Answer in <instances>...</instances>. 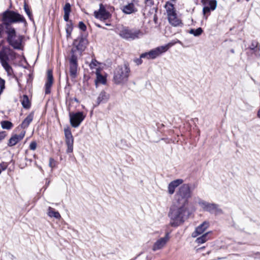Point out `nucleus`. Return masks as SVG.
<instances>
[{
	"mask_svg": "<svg viewBox=\"0 0 260 260\" xmlns=\"http://www.w3.org/2000/svg\"><path fill=\"white\" fill-rule=\"evenodd\" d=\"M87 44V40L83 37H79L74 40L73 48L71 50V55L69 58L70 64V74L72 77L75 78L78 70V54L85 50Z\"/></svg>",
	"mask_w": 260,
	"mask_h": 260,
	"instance_id": "f257e3e1",
	"label": "nucleus"
},
{
	"mask_svg": "<svg viewBox=\"0 0 260 260\" xmlns=\"http://www.w3.org/2000/svg\"><path fill=\"white\" fill-rule=\"evenodd\" d=\"M189 216V211L186 206L184 205H174L169 213L170 224L172 226H178L183 223Z\"/></svg>",
	"mask_w": 260,
	"mask_h": 260,
	"instance_id": "f03ea898",
	"label": "nucleus"
},
{
	"mask_svg": "<svg viewBox=\"0 0 260 260\" xmlns=\"http://www.w3.org/2000/svg\"><path fill=\"white\" fill-rule=\"evenodd\" d=\"M3 23L0 24V38L5 37V30L9 27H12L11 24L16 22H25L24 17L13 11L7 10L3 14Z\"/></svg>",
	"mask_w": 260,
	"mask_h": 260,
	"instance_id": "7ed1b4c3",
	"label": "nucleus"
},
{
	"mask_svg": "<svg viewBox=\"0 0 260 260\" xmlns=\"http://www.w3.org/2000/svg\"><path fill=\"white\" fill-rule=\"evenodd\" d=\"M15 57V53L9 47H4L0 50V63L8 76L14 75L10 62Z\"/></svg>",
	"mask_w": 260,
	"mask_h": 260,
	"instance_id": "20e7f679",
	"label": "nucleus"
},
{
	"mask_svg": "<svg viewBox=\"0 0 260 260\" xmlns=\"http://www.w3.org/2000/svg\"><path fill=\"white\" fill-rule=\"evenodd\" d=\"M5 37L8 44L14 49L22 50L23 49L22 41L24 37L20 34H17L13 27H9L5 30Z\"/></svg>",
	"mask_w": 260,
	"mask_h": 260,
	"instance_id": "39448f33",
	"label": "nucleus"
},
{
	"mask_svg": "<svg viewBox=\"0 0 260 260\" xmlns=\"http://www.w3.org/2000/svg\"><path fill=\"white\" fill-rule=\"evenodd\" d=\"M130 69L127 63L118 66L114 71V81L117 84L126 82L129 76Z\"/></svg>",
	"mask_w": 260,
	"mask_h": 260,
	"instance_id": "423d86ee",
	"label": "nucleus"
},
{
	"mask_svg": "<svg viewBox=\"0 0 260 260\" xmlns=\"http://www.w3.org/2000/svg\"><path fill=\"white\" fill-rule=\"evenodd\" d=\"M191 197V191L187 184L182 185L176 194L177 204L186 206L189 198Z\"/></svg>",
	"mask_w": 260,
	"mask_h": 260,
	"instance_id": "0eeeda50",
	"label": "nucleus"
},
{
	"mask_svg": "<svg viewBox=\"0 0 260 260\" xmlns=\"http://www.w3.org/2000/svg\"><path fill=\"white\" fill-rule=\"evenodd\" d=\"M175 44V43H169L165 46L157 47L148 52L141 54V58H146L148 59H153L162 53L166 52L170 47Z\"/></svg>",
	"mask_w": 260,
	"mask_h": 260,
	"instance_id": "6e6552de",
	"label": "nucleus"
},
{
	"mask_svg": "<svg viewBox=\"0 0 260 260\" xmlns=\"http://www.w3.org/2000/svg\"><path fill=\"white\" fill-rule=\"evenodd\" d=\"M119 36L126 40H135L140 38L144 35V33L138 29H129L123 27L120 30Z\"/></svg>",
	"mask_w": 260,
	"mask_h": 260,
	"instance_id": "1a4fd4ad",
	"label": "nucleus"
},
{
	"mask_svg": "<svg viewBox=\"0 0 260 260\" xmlns=\"http://www.w3.org/2000/svg\"><path fill=\"white\" fill-rule=\"evenodd\" d=\"M70 122L73 127H78L85 117L82 112H78L76 113L70 112L69 113Z\"/></svg>",
	"mask_w": 260,
	"mask_h": 260,
	"instance_id": "9d476101",
	"label": "nucleus"
},
{
	"mask_svg": "<svg viewBox=\"0 0 260 260\" xmlns=\"http://www.w3.org/2000/svg\"><path fill=\"white\" fill-rule=\"evenodd\" d=\"M95 18L101 21H105L111 17L110 13L106 10L102 4H100V9L98 11H95L94 13Z\"/></svg>",
	"mask_w": 260,
	"mask_h": 260,
	"instance_id": "9b49d317",
	"label": "nucleus"
},
{
	"mask_svg": "<svg viewBox=\"0 0 260 260\" xmlns=\"http://www.w3.org/2000/svg\"><path fill=\"white\" fill-rule=\"evenodd\" d=\"M66 138V144L67 146V153H72L73 151L74 138L69 129L64 130Z\"/></svg>",
	"mask_w": 260,
	"mask_h": 260,
	"instance_id": "f8f14e48",
	"label": "nucleus"
},
{
	"mask_svg": "<svg viewBox=\"0 0 260 260\" xmlns=\"http://www.w3.org/2000/svg\"><path fill=\"white\" fill-rule=\"evenodd\" d=\"M169 240V234L167 233L164 237H161L156 240L154 243L152 249L155 251L162 249Z\"/></svg>",
	"mask_w": 260,
	"mask_h": 260,
	"instance_id": "ddd939ff",
	"label": "nucleus"
},
{
	"mask_svg": "<svg viewBox=\"0 0 260 260\" xmlns=\"http://www.w3.org/2000/svg\"><path fill=\"white\" fill-rule=\"evenodd\" d=\"M199 204L202 208L207 211L212 213H220L221 212V210L218 208V206L216 204L208 203L205 201L200 202Z\"/></svg>",
	"mask_w": 260,
	"mask_h": 260,
	"instance_id": "4468645a",
	"label": "nucleus"
},
{
	"mask_svg": "<svg viewBox=\"0 0 260 260\" xmlns=\"http://www.w3.org/2000/svg\"><path fill=\"white\" fill-rule=\"evenodd\" d=\"M25 134V131H22L19 135L15 134L9 139L8 145L10 147L15 146L17 143L23 139Z\"/></svg>",
	"mask_w": 260,
	"mask_h": 260,
	"instance_id": "2eb2a0df",
	"label": "nucleus"
},
{
	"mask_svg": "<svg viewBox=\"0 0 260 260\" xmlns=\"http://www.w3.org/2000/svg\"><path fill=\"white\" fill-rule=\"evenodd\" d=\"M121 10L122 12L126 14H131L137 11V8L132 1L131 2H127L125 4H123L121 7Z\"/></svg>",
	"mask_w": 260,
	"mask_h": 260,
	"instance_id": "dca6fc26",
	"label": "nucleus"
},
{
	"mask_svg": "<svg viewBox=\"0 0 260 260\" xmlns=\"http://www.w3.org/2000/svg\"><path fill=\"white\" fill-rule=\"evenodd\" d=\"M209 223L207 222H204L201 224L196 228L195 231L192 233L191 236L193 238L197 237L200 235L203 234L208 228Z\"/></svg>",
	"mask_w": 260,
	"mask_h": 260,
	"instance_id": "f3484780",
	"label": "nucleus"
},
{
	"mask_svg": "<svg viewBox=\"0 0 260 260\" xmlns=\"http://www.w3.org/2000/svg\"><path fill=\"white\" fill-rule=\"evenodd\" d=\"M53 81V77L52 72L51 70H49L47 72V80L45 84V94H49L50 93Z\"/></svg>",
	"mask_w": 260,
	"mask_h": 260,
	"instance_id": "a211bd4d",
	"label": "nucleus"
},
{
	"mask_svg": "<svg viewBox=\"0 0 260 260\" xmlns=\"http://www.w3.org/2000/svg\"><path fill=\"white\" fill-rule=\"evenodd\" d=\"M169 23L174 26H182L181 20L177 16L176 13L168 16Z\"/></svg>",
	"mask_w": 260,
	"mask_h": 260,
	"instance_id": "6ab92c4d",
	"label": "nucleus"
},
{
	"mask_svg": "<svg viewBox=\"0 0 260 260\" xmlns=\"http://www.w3.org/2000/svg\"><path fill=\"white\" fill-rule=\"evenodd\" d=\"M182 183V180H174L168 186V192L170 194L174 193L175 188Z\"/></svg>",
	"mask_w": 260,
	"mask_h": 260,
	"instance_id": "aec40b11",
	"label": "nucleus"
},
{
	"mask_svg": "<svg viewBox=\"0 0 260 260\" xmlns=\"http://www.w3.org/2000/svg\"><path fill=\"white\" fill-rule=\"evenodd\" d=\"M34 119V113L31 112L22 121L21 127L24 129L27 128Z\"/></svg>",
	"mask_w": 260,
	"mask_h": 260,
	"instance_id": "412c9836",
	"label": "nucleus"
},
{
	"mask_svg": "<svg viewBox=\"0 0 260 260\" xmlns=\"http://www.w3.org/2000/svg\"><path fill=\"white\" fill-rule=\"evenodd\" d=\"M47 214L50 217H54L58 219L61 218V215L59 213L51 207H48Z\"/></svg>",
	"mask_w": 260,
	"mask_h": 260,
	"instance_id": "4be33fe9",
	"label": "nucleus"
},
{
	"mask_svg": "<svg viewBox=\"0 0 260 260\" xmlns=\"http://www.w3.org/2000/svg\"><path fill=\"white\" fill-rule=\"evenodd\" d=\"M109 94H107V93L102 91L99 94L98 99H97V103L98 105H99L101 103H105L109 99Z\"/></svg>",
	"mask_w": 260,
	"mask_h": 260,
	"instance_id": "5701e85b",
	"label": "nucleus"
},
{
	"mask_svg": "<svg viewBox=\"0 0 260 260\" xmlns=\"http://www.w3.org/2000/svg\"><path fill=\"white\" fill-rule=\"evenodd\" d=\"M64 16L63 19L65 21L68 22L69 20L70 13L71 12V5L69 3H66L63 7Z\"/></svg>",
	"mask_w": 260,
	"mask_h": 260,
	"instance_id": "b1692460",
	"label": "nucleus"
},
{
	"mask_svg": "<svg viewBox=\"0 0 260 260\" xmlns=\"http://www.w3.org/2000/svg\"><path fill=\"white\" fill-rule=\"evenodd\" d=\"M96 79L95 80L96 84L101 83L103 84H105L106 83V81H107L106 78L100 74V71L98 69L96 71Z\"/></svg>",
	"mask_w": 260,
	"mask_h": 260,
	"instance_id": "393cba45",
	"label": "nucleus"
},
{
	"mask_svg": "<svg viewBox=\"0 0 260 260\" xmlns=\"http://www.w3.org/2000/svg\"><path fill=\"white\" fill-rule=\"evenodd\" d=\"M209 232L206 233L200 237L197 238L196 242L199 244L204 243L210 239L209 237Z\"/></svg>",
	"mask_w": 260,
	"mask_h": 260,
	"instance_id": "a878e982",
	"label": "nucleus"
},
{
	"mask_svg": "<svg viewBox=\"0 0 260 260\" xmlns=\"http://www.w3.org/2000/svg\"><path fill=\"white\" fill-rule=\"evenodd\" d=\"M165 8L166 9L168 16L176 13L174 5L170 2L166 3L165 5Z\"/></svg>",
	"mask_w": 260,
	"mask_h": 260,
	"instance_id": "bb28decb",
	"label": "nucleus"
},
{
	"mask_svg": "<svg viewBox=\"0 0 260 260\" xmlns=\"http://www.w3.org/2000/svg\"><path fill=\"white\" fill-rule=\"evenodd\" d=\"M21 104L24 108L28 109L30 108V103L28 96L24 95L21 100Z\"/></svg>",
	"mask_w": 260,
	"mask_h": 260,
	"instance_id": "cd10ccee",
	"label": "nucleus"
},
{
	"mask_svg": "<svg viewBox=\"0 0 260 260\" xmlns=\"http://www.w3.org/2000/svg\"><path fill=\"white\" fill-rule=\"evenodd\" d=\"M1 126L3 129H10L12 128L13 124L9 121H2L1 122Z\"/></svg>",
	"mask_w": 260,
	"mask_h": 260,
	"instance_id": "c85d7f7f",
	"label": "nucleus"
},
{
	"mask_svg": "<svg viewBox=\"0 0 260 260\" xmlns=\"http://www.w3.org/2000/svg\"><path fill=\"white\" fill-rule=\"evenodd\" d=\"M189 32L190 34L193 35L195 37H198L200 36L203 32V29L201 27H199L197 29H191Z\"/></svg>",
	"mask_w": 260,
	"mask_h": 260,
	"instance_id": "c756f323",
	"label": "nucleus"
},
{
	"mask_svg": "<svg viewBox=\"0 0 260 260\" xmlns=\"http://www.w3.org/2000/svg\"><path fill=\"white\" fill-rule=\"evenodd\" d=\"M211 11L212 10L209 8V6H206L203 8V13L204 15V17L205 18V19H207L208 16L210 15Z\"/></svg>",
	"mask_w": 260,
	"mask_h": 260,
	"instance_id": "7c9ffc66",
	"label": "nucleus"
},
{
	"mask_svg": "<svg viewBox=\"0 0 260 260\" xmlns=\"http://www.w3.org/2000/svg\"><path fill=\"white\" fill-rule=\"evenodd\" d=\"M24 9L25 13H26L28 17H29V18L30 20H32V13L30 10V9L29 8L28 6L25 3H24Z\"/></svg>",
	"mask_w": 260,
	"mask_h": 260,
	"instance_id": "2f4dec72",
	"label": "nucleus"
},
{
	"mask_svg": "<svg viewBox=\"0 0 260 260\" xmlns=\"http://www.w3.org/2000/svg\"><path fill=\"white\" fill-rule=\"evenodd\" d=\"M258 43L256 41H253L252 42L250 49L252 50H253L254 52L258 51L259 50V47H258Z\"/></svg>",
	"mask_w": 260,
	"mask_h": 260,
	"instance_id": "473e14b6",
	"label": "nucleus"
},
{
	"mask_svg": "<svg viewBox=\"0 0 260 260\" xmlns=\"http://www.w3.org/2000/svg\"><path fill=\"white\" fill-rule=\"evenodd\" d=\"M207 6H209V8L212 10V11L214 10L217 7V2L215 0H211L209 1Z\"/></svg>",
	"mask_w": 260,
	"mask_h": 260,
	"instance_id": "72a5a7b5",
	"label": "nucleus"
},
{
	"mask_svg": "<svg viewBox=\"0 0 260 260\" xmlns=\"http://www.w3.org/2000/svg\"><path fill=\"white\" fill-rule=\"evenodd\" d=\"M98 64L99 62L95 59H92L89 64V67L91 69H94Z\"/></svg>",
	"mask_w": 260,
	"mask_h": 260,
	"instance_id": "f704fd0d",
	"label": "nucleus"
},
{
	"mask_svg": "<svg viewBox=\"0 0 260 260\" xmlns=\"http://www.w3.org/2000/svg\"><path fill=\"white\" fill-rule=\"evenodd\" d=\"M78 26L79 28L82 31H85L86 30V26L82 21L79 22Z\"/></svg>",
	"mask_w": 260,
	"mask_h": 260,
	"instance_id": "c9c22d12",
	"label": "nucleus"
},
{
	"mask_svg": "<svg viewBox=\"0 0 260 260\" xmlns=\"http://www.w3.org/2000/svg\"><path fill=\"white\" fill-rule=\"evenodd\" d=\"M37 148V143L35 141H32L30 143L29 148L30 150H35Z\"/></svg>",
	"mask_w": 260,
	"mask_h": 260,
	"instance_id": "e433bc0d",
	"label": "nucleus"
},
{
	"mask_svg": "<svg viewBox=\"0 0 260 260\" xmlns=\"http://www.w3.org/2000/svg\"><path fill=\"white\" fill-rule=\"evenodd\" d=\"M142 58H141V56L140 57V58H135L134 59V61L136 63V64L137 65H138V66L140 65L142 63Z\"/></svg>",
	"mask_w": 260,
	"mask_h": 260,
	"instance_id": "4c0bfd02",
	"label": "nucleus"
},
{
	"mask_svg": "<svg viewBox=\"0 0 260 260\" xmlns=\"http://www.w3.org/2000/svg\"><path fill=\"white\" fill-rule=\"evenodd\" d=\"M8 164L7 162H3L1 164H0V168L1 169L2 171L6 170Z\"/></svg>",
	"mask_w": 260,
	"mask_h": 260,
	"instance_id": "58836bf2",
	"label": "nucleus"
},
{
	"mask_svg": "<svg viewBox=\"0 0 260 260\" xmlns=\"http://www.w3.org/2000/svg\"><path fill=\"white\" fill-rule=\"evenodd\" d=\"M68 27L66 28V31L67 34V36H70L71 34V32L72 30V28L71 26L69 25V24H67Z\"/></svg>",
	"mask_w": 260,
	"mask_h": 260,
	"instance_id": "ea45409f",
	"label": "nucleus"
},
{
	"mask_svg": "<svg viewBox=\"0 0 260 260\" xmlns=\"http://www.w3.org/2000/svg\"><path fill=\"white\" fill-rule=\"evenodd\" d=\"M6 136V133L5 131L0 132V142L2 141Z\"/></svg>",
	"mask_w": 260,
	"mask_h": 260,
	"instance_id": "a19ab883",
	"label": "nucleus"
},
{
	"mask_svg": "<svg viewBox=\"0 0 260 260\" xmlns=\"http://www.w3.org/2000/svg\"><path fill=\"white\" fill-rule=\"evenodd\" d=\"M145 4L147 6H151L153 5V0H146Z\"/></svg>",
	"mask_w": 260,
	"mask_h": 260,
	"instance_id": "79ce46f5",
	"label": "nucleus"
},
{
	"mask_svg": "<svg viewBox=\"0 0 260 260\" xmlns=\"http://www.w3.org/2000/svg\"><path fill=\"white\" fill-rule=\"evenodd\" d=\"M54 163H55V160H54V159L50 158L49 159V166L51 167H53V164H54Z\"/></svg>",
	"mask_w": 260,
	"mask_h": 260,
	"instance_id": "37998d69",
	"label": "nucleus"
},
{
	"mask_svg": "<svg viewBox=\"0 0 260 260\" xmlns=\"http://www.w3.org/2000/svg\"><path fill=\"white\" fill-rule=\"evenodd\" d=\"M95 25L98 27L105 28L104 27H102V25H101L100 24H98V23H95Z\"/></svg>",
	"mask_w": 260,
	"mask_h": 260,
	"instance_id": "c03bdc74",
	"label": "nucleus"
},
{
	"mask_svg": "<svg viewBox=\"0 0 260 260\" xmlns=\"http://www.w3.org/2000/svg\"><path fill=\"white\" fill-rule=\"evenodd\" d=\"M72 100H74L75 102H77V103H79V100L76 98H74L73 99H72Z\"/></svg>",
	"mask_w": 260,
	"mask_h": 260,
	"instance_id": "a18cd8bd",
	"label": "nucleus"
},
{
	"mask_svg": "<svg viewBox=\"0 0 260 260\" xmlns=\"http://www.w3.org/2000/svg\"><path fill=\"white\" fill-rule=\"evenodd\" d=\"M257 116L260 118V109L258 110L257 112Z\"/></svg>",
	"mask_w": 260,
	"mask_h": 260,
	"instance_id": "49530a36",
	"label": "nucleus"
},
{
	"mask_svg": "<svg viewBox=\"0 0 260 260\" xmlns=\"http://www.w3.org/2000/svg\"><path fill=\"white\" fill-rule=\"evenodd\" d=\"M69 94H70V90L69 89L68 90V92L67 93V96L68 97L69 96Z\"/></svg>",
	"mask_w": 260,
	"mask_h": 260,
	"instance_id": "de8ad7c7",
	"label": "nucleus"
},
{
	"mask_svg": "<svg viewBox=\"0 0 260 260\" xmlns=\"http://www.w3.org/2000/svg\"><path fill=\"white\" fill-rule=\"evenodd\" d=\"M105 25H107V26H110L111 24L110 23H105Z\"/></svg>",
	"mask_w": 260,
	"mask_h": 260,
	"instance_id": "09e8293b",
	"label": "nucleus"
},
{
	"mask_svg": "<svg viewBox=\"0 0 260 260\" xmlns=\"http://www.w3.org/2000/svg\"><path fill=\"white\" fill-rule=\"evenodd\" d=\"M26 159L27 160H28V159H26ZM28 161H29V162L30 163V162H31V161L30 159H29V160H28Z\"/></svg>",
	"mask_w": 260,
	"mask_h": 260,
	"instance_id": "8fccbe9b",
	"label": "nucleus"
},
{
	"mask_svg": "<svg viewBox=\"0 0 260 260\" xmlns=\"http://www.w3.org/2000/svg\"><path fill=\"white\" fill-rule=\"evenodd\" d=\"M146 260H150L148 257H146Z\"/></svg>",
	"mask_w": 260,
	"mask_h": 260,
	"instance_id": "3c124183",
	"label": "nucleus"
},
{
	"mask_svg": "<svg viewBox=\"0 0 260 260\" xmlns=\"http://www.w3.org/2000/svg\"><path fill=\"white\" fill-rule=\"evenodd\" d=\"M65 89H66V90H67V86L65 87Z\"/></svg>",
	"mask_w": 260,
	"mask_h": 260,
	"instance_id": "603ef678",
	"label": "nucleus"
},
{
	"mask_svg": "<svg viewBox=\"0 0 260 260\" xmlns=\"http://www.w3.org/2000/svg\"><path fill=\"white\" fill-rule=\"evenodd\" d=\"M246 1L248 2L249 0H246Z\"/></svg>",
	"mask_w": 260,
	"mask_h": 260,
	"instance_id": "864d4df0",
	"label": "nucleus"
}]
</instances>
